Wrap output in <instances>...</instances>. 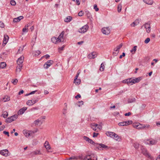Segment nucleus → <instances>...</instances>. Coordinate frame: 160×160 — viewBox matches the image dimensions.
Wrapping results in <instances>:
<instances>
[{
  "instance_id": "obj_49",
  "label": "nucleus",
  "mask_w": 160,
  "mask_h": 160,
  "mask_svg": "<svg viewBox=\"0 0 160 160\" xmlns=\"http://www.w3.org/2000/svg\"><path fill=\"white\" fill-rule=\"evenodd\" d=\"M10 3L13 6H14L16 4V2L14 0H11L10 2Z\"/></svg>"
},
{
  "instance_id": "obj_11",
  "label": "nucleus",
  "mask_w": 160,
  "mask_h": 160,
  "mask_svg": "<svg viewBox=\"0 0 160 160\" xmlns=\"http://www.w3.org/2000/svg\"><path fill=\"white\" fill-rule=\"evenodd\" d=\"M97 56L96 52H93L89 54L88 56V57L89 59H92L94 58Z\"/></svg>"
},
{
  "instance_id": "obj_64",
  "label": "nucleus",
  "mask_w": 160,
  "mask_h": 160,
  "mask_svg": "<svg viewBox=\"0 0 160 160\" xmlns=\"http://www.w3.org/2000/svg\"><path fill=\"white\" fill-rule=\"evenodd\" d=\"M44 57H45V58L47 59L48 58H49L50 56L49 55L47 54V55H44V56H43L42 58Z\"/></svg>"
},
{
  "instance_id": "obj_30",
  "label": "nucleus",
  "mask_w": 160,
  "mask_h": 160,
  "mask_svg": "<svg viewBox=\"0 0 160 160\" xmlns=\"http://www.w3.org/2000/svg\"><path fill=\"white\" fill-rule=\"evenodd\" d=\"M6 66V64L5 62H2L0 64V68H3Z\"/></svg>"
},
{
  "instance_id": "obj_4",
  "label": "nucleus",
  "mask_w": 160,
  "mask_h": 160,
  "mask_svg": "<svg viewBox=\"0 0 160 160\" xmlns=\"http://www.w3.org/2000/svg\"><path fill=\"white\" fill-rule=\"evenodd\" d=\"M18 116L17 115H14L11 117L8 118L6 120V122L9 123L15 120L18 118Z\"/></svg>"
},
{
  "instance_id": "obj_54",
  "label": "nucleus",
  "mask_w": 160,
  "mask_h": 160,
  "mask_svg": "<svg viewBox=\"0 0 160 160\" xmlns=\"http://www.w3.org/2000/svg\"><path fill=\"white\" fill-rule=\"evenodd\" d=\"M138 124H139L138 123H133L132 124V126L134 128H137V127H138Z\"/></svg>"
},
{
  "instance_id": "obj_42",
  "label": "nucleus",
  "mask_w": 160,
  "mask_h": 160,
  "mask_svg": "<svg viewBox=\"0 0 160 160\" xmlns=\"http://www.w3.org/2000/svg\"><path fill=\"white\" fill-rule=\"evenodd\" d=\"M52 64H47L46 63L44 65V68H48L49 67H50Z\"/></svg>"
},
{
  "instance_id": "obj_31",
  "label": "nucleus",
  "mask_w": 160,
  "mask_h": 160,
  "mask_svg": "<svg viewBox=\"0 0 160 160\" xmlns=\"http://www.w3.org/2000/svg\"><path fill=\"white\" fill-rule=\"evenodd\" d=\"M72 19V17L71 16H68L64 20V21L66 22H69Z\"/></svg>"
},
{
  "instance_id": "obj_21",
  "label": "nucleus",
  "mask_w": 160,
  "mask_h": 160,
  "mask_svg": "<svg viewBox=\"0 0 160 160\" xmlns=\"http://www.w3.org/2000/svg\"><path fill=\"white\" fill-rule=\"evenodd\" d=\"M23 18V17L22 16H20L17 18H14L13 19V22H19Z\"/></svg>"
},
{
  "instance_id": "obj_48",
  "label": "nucleus",
  "mask_w": 160,
  "mask_h": 160,
  "mask_svg": "<svg viewBox=\"0 0 160 160\" xmlns=\"http://www.w3.org/2000/svg\"><path fill=\"white\" fill-rule=\"evenodd\" d=\"M84 14L83 12L82 11L79 12L78 13V15L79 16H82Z\"/></svg>"
},
{
  "instance_id": "obj_13",
  "label": "nucleus",
  "mask_w": 160,
  "mask_h": 160,
  "mask_svg": "<svg viewBox=\"0 0 160 160\" xmlns=\"http://www.w3.org/2000/svg\"><path fill=\"white\" fill-rule=\"evenodd\" d=\"M24 59V57L23 56H22L18 58L17 61L18 65H22V63L23 62Z\"/></svg>"
},
{
  "instance_id": "obj_47",
  "label": "nucleus",
  "mask_w": 160,
  "mask_h": 160,
  "mask_svg": "<svg viewBox=\"0 0 160 160\" xmlns=\"http://www.w3.org/2000/svg\"><path fill=\"white\" fill-rule=\"evenodd\" d=\"M77 81H76V83H75L76 85H79L81 82V80L80 79H77L76 80Z\"/></svg>"
},
{
  "instance_id": "obj_38",
  "label": "nucleus",
  "mask_w": 160,
  "mask_h": 160,
  "mask_svg": "<svg viewBox=\"0 0 160 160\" xmlns=\"http://www.w3.org/2000/svg\"><path fill=\"white\" fill-rule=\"evenodd\" d=\"M24 48V46H22V47H20L18 50V53H20L23 50Z\"/></svg>"
},
{
  "instance_id": "obj_22",
  "label": "nucleus",
  "mask_w": 160,
  "mask_h": 160,
  "mask_svg": "<svg viewBox=\"0 0 160 160\" xmlns=\"http://www.w3.org/2000/svg\"><path fill=\"white\" fill-rule=\"evenodd\" d=\"M106 135L112 138H114L113 137L115 134V133L112 132H107L106 133Z\"/></svg>"
},
{
  "instance_id": "obj_32",
  "label": "nucleus",
  "mask_w": 160,
  "mask_h": 160,
  "mask_svg": "<svg viewBox=\"0 0 160 160\" xmlns=\"http://www.w3.org/2000/svg\"><path fill=\"white\" fill-rule=\"evenodd\" d=\"M144 2L148 4L152 5L153 3V2L152 0H144Z\"/></svg>"
},
{
  "instance_id": "obj_18",
  "label": "nucleus",
  "mask_w": 160,
  "mask_h": 160,
  "mask_svg": "<svg viewBox=\"0 0 160 160\" xmlns=\"http://www.w3.org/2000/svg\"><path fill=\"white\" fill-rule=\"evenodd\" d=\"M9 39V37L7 35H5L4 36V38L3 40V45L4 44V45H5L8 41Z\"/></svg>"
},
{
  "instance_id": "obj_34",
  "label": "nucleus",
  "mask_w": 160,
  "mask_h": 160,
  "mask_svg": "<svg viewBox=\"0 0 160 160\" xmlns=\"http://www.w3.org/2000/svg\"><path fill=\"white\" fill-rule=\"evenodd\" d=\"M122 8V5L121 3L118 4V12H120L121 11Z\"/></svg>"
},
{
  "instance_id": "obj_59",
  "label": "nucleus",
  "mask_w": 160,
  "mask_h": 160,
  "mask_svg": "<svg viewBox=\"0 0 160 160\" xmlns=\"http://www.w3.org/2000/svg\"><path fill=\"white\" fill-rule=\"evenodd\" d=\"M78 103H79V104L78 105L79 107H80L82 105H83V101H82L79 102Z\"/></svg>"
},
{
  "instance_id": "obj_46",
  "label": "nucleus",
  "mask_w": 160,
  "mask_h": 160,
  "mask_svg": "<svg viewBox=\"0 0 160 160\" xmlns=\"http://www.w3.org/2000/svg\"><path fill=\"white\" fill-rule=\"evenodd\" d=\"M41 53V52L39 51H37L34 52V55L35 56H38Z\"/></svg>"
},
{
  "instance_id": "obj_26",
  "label": "nucleus",
  "mask_w": 160,
  "mask_h": 160,
  "mask_svg": "<svg viewBox=\"0 0 160 160\" xmlns=\"http://www.w3.org/2000/svg\"><path fill=\"white\" fill-rule=\"evenodd\" d=\"M51 41L52 42L55 44L59 42V40L56 37H54L51 38Z\"/></svg>"
},
{
  "instance_id": "obj_44",
  "label": "nucleus",
  "mask_w": 160,
  "mask_h": 160,
  "mask_svg": "<svg viewBox=\"0 0 160 160\" xmlns=\"http://www.w3.org/2000/svg\"><path fill=\"white\" fill-rule=\"evenodd\" d=\"M139 144L137 143H135L133 144V146L136 148H138L139 147Z\"/></svg>"
},
{
  "instance_id": "obj_56",
  "label": "nucleus",
  "mask_w": 160,
  "mask_h": 160,
  "mask_svg": "<svg viewBox=\"0 0 160 160\" xmlns=\"http://www.w3.org/2000/svg\"><path fill=\"white\" fill-rule=\"evenodd\" d=\"M93 137H96L98 136V135L99 134V133L94 132H93Z\"/></svg>"
},
{
  "instance_id": "obj_60",
  "label": "nucleus",
  "mask_w": 160,
  "mask_h": 160,
  "mask_svg": "<svg viewBox=\"0 0 160 160\" xmlns=\"http://www.w3.org/2000/svg\"><path fill=\"white\" fill-rule=\"evenodd\" d=\"M3 133L6 135H7L8 137L9 136V133L8 132L6 131H4L3 132Z\"/></svg>"
},
{
  "instance_id": "obj_39",
  "label": "nucleus",
  "mask_w": 160,
  "mask_h": 160,
  "mask_svg": "<svg viewBox=\"0 0 160 160\" xmlns=\"http://www.w3.org/2000/svg\"><path fill=\"white\" fill-rule=\"evenodd\" d=\"M86 15L88 18H90L91 17V14L88 11L86 12Z\"/></svg>"
},
{
  "instance_id": "obj_51",
  "label": "nucleus",
  "mask_w": 160,
  "mask_h": 160,
  "mask_svg": "<svg viewBox=\"0 0 160 160\" xmlns=\"http://www.w3.org/2000/svg\"><path fill=\"white\" fill-rule=\"evenodd\" d=\"M53 61L52 60H50L48 61L46 63L47 64H52L53 63Z\"/></svg>"
},
{
  "instance_id": "obj_61",
  "label": "nucleus",
  "mask_w": 160,
  "mask_h": 160,
  "mask_svg": "<svg viewBox=\"0 0 160 160\" xmlns=\"http://www.w3.org/2000/svg\"><path fill=\"white\" fill-rule=\"evenodd\" d=\"M122 43H121L120 45L117 46V47L119 50V49L122 47Z\"/></svg>"
},
{
  "instance_id": "obj_33",
  "label": "nucleus",
  "mask_w": 160,
  "mask_h": 160,
  "mask_svg": "<svg viewBox=\"0 0 160 160\" xmlns=\"http://www.w3.org/2000/svg\"><path fill=\"white\" fill-rule=\"evenodd\" d=\"M118 125L120 126H127V122H120L118 123Z\"/></svg>"
},
{
  "instance_id": "obj_43",
  "label": "nucleus",
  "mask_w": 160,
  "mask_h": 160,
  "mask_svg": "<svg viewBox=\"0 0 160 160\" xmlns=\"http://www.w3.org/2000/svg\"><path fill=\"white\" fill-rule=\"evenodd\" d=\"M52 64H47L46 63L44 65V68H48L49 67H50Z\"/></svg>"
},
{
  "instance_id": "obj_10",
  "label": "nucleus",
  "mask_w": 160,
  "mask_h": 160,
  "mask_svg": "<svg viewBox=\"0 0 160 160\" xmlns=\"http://www.w3.org/2000/svg\"><path fill=\"white\" fill-rule=\"evenodd\" d=\"M9 152L7 149H4L1 151L0 153L2 155L7 157L9 155Z\"/></svg>"
},
{
  "instance_id": "obj_9",
  "label": "nucleus",
  "mask_w": 160,
  "mask_h": 160,
  "mask_svg": "<svg viewBox=\"0 0 160 160\" xmlns=\"http://www.w3.org/2000/svg\"><path fill=\"white\" fill-rule=\"evenodd\" d=\"M64 31H62L60 34V35H59L58 38H57L59 40V42H63L64 41V39L63 38V35L64 34Z\"/></svg>"
},
{
  "instance_id": "obj_55",
  "label": "nucleus",
  "mask_w": 160,
  "mask_h": 160,
  "mask_svg": "<svg viewBox=\"0 0 160 160\" xmlns=\"http://www.w3.org/2000/svg\"><path fill=\"white\" fill-rule=\"evenodd\" d=\"M127 122V125H129L132 123V121L131 120L128 121H125Z\"/></svg>"
},
{
  "instance_id": "obj_1",
  "label": "nucleus",
  "mask_w": 160,
  "mask_h": 160,
  "mask_svg": "<svg viewBox=\"0 0 160 160\" xmlns=\"http://www.w3.org/2000/svg\"><path fill=\"white\" fill-rule=\"evenodd\" d=\"M79 159L81 160H97V158L94 154L88 155L85 156H83L81 155L77 157L73 156L69 158L66 160H71L72 159Z\"/></svg>"
},
{
  "instance_id": "obj_25",
  "label": "nucleus",
  "mask_w": 160,
  "mask_h": 160,
  "mask_svg": "<svg viewBox=\"0 0 160 160\" xmlns=\"http://www.w3.org/2000/svg\"><path fill=\"white\" fill-rule=\"evenodd\" d=\"M113 137L114 139L118 141L119 142L121 140V138L116 133L115 134Z\"/></svg>"
},
{
  "instance_id": "obj_5",
  "label": "nucleus",
  "mask_w": 160,
  "mask_h": 160,
  "mask_svg": "<svg viewBox=\"0 0 160 160\" xmlns=\"http://www.w3.org/2000/svg\"><path fill=\"white\" fill-rule=\"evenodd\" d=\"M88 28V26L86 24L79 29L78 30V32L80 33H84L87 31Z\"/></svg>"
},
{
  "instance_id": "obj_41",
  "label": "nucleus",
  "mask_w": 160,
  "mask_h": 160,
  "mask_svg": "<svg viewBox=\"0 0 160 160\" xmlns=\"http://www.w3.org/2000/svg\"><path fill=\"white\" fill-rule=\"evenodd\" d=\"M79 73L80 72H78L77 73V75H76L73 81L74 83H76V80L78 78V77Z\"/></svg>"
},
{
  "instance_id": "obj_27",
  "label": "nucleus",
  "mask_w": 160,
  "mask_h": 160,
  "mask_svg": "<svg viewBox=\"0 0 160 160\" xmlns=\"http://www.w3.org/2000/svg\"><path fill=\"white\" fill-rule=\"evenodd\" d=\"M30 25V24H28L26 25L22 29L23 32H28V27Z\"/></svg>"
},
{
  "instance_id": "obj_58",
  "label": "nucleus",
  "mask_w": 160,
  "mask_h": 160,
  "mask_svg": "<svg viewBox=\"0 0 160 160\" xmlns=\"http://www.w3.org/2000/svg\"><path fill=\"white\" fill-rule=\"evenodd\" d=\"M5 128V127L4 125H2L0 127V131H2L4 128Z\"/></svg>"
},
{
  "instance_id": "obj_6",
  "label": "nucleus",
  "mask_w": 160,
  "mask_h": 160,
  "mask_svg": "<svg viewBox=\"0 0 160 160\" xmlns=\"http://www.w3.org/2000/svg\"><path fill=\"white\" fill-rule=\"evenodd\" d=\"M142 153L143 155H145L146 157L150 159H152V157L151 156V155L149 154L148 152V151L146 149L144 148L142 149Z\"/></svg>"
},
{
  "instance_id": "obj_35",
  "label": "nucleus",
  "mask_w": 160,
  "mask_h": 160,
  "mask_svg": "<svg viewBox=\"0 0 160 160\" xmlns=\"http://www.w3.org/2000/svg\"><path fill=\"white\" fill-rule=\"evenodd\" d=\"M137 46H134L133 48V49L130 51L131 52L132 54H134L135 53L137 50Z\"/></svg>"
},
{
  "instance_id": "obj_3",
  "label": "nucleus",
  "mask_w": 160,
  "mask_h": 160,
  "mask_svg": "<svg viewBox=\"0 0 160 160\" xmlns=\"http://www.w3.org/2000/svg\"><path fill=\"white\" fill-rule=\"evenodd\" d=\"M45 119L44 117H42L39 119L34 121L33 124L36 127L42 124L43 122L42 119Z\"/></svg>"
},
{
  "instance_id": "obj_24",
  "label": "nucleus",
  "mask_w": 160,
  "mask_h": 160,
  "mask_svg": "<svg viewBox=\"0 0 160 160\" xmlns=\"http://www.w3.org/2000/svg\"><path fill=\"white\" fill-rule=\"evenodd\" d=\"M126 81L128 85H132L133 83V82L132 79L131 78L126 79Z\"/></svg>"
},
{
  "instance_id": "obj_40",
  "label": "nucleus",
  "mask_w": 160,
  "mask_h": 160,
  "mask_svg": "<svg viewBox=\"0 0 160 160\" xmlns=\"http://www.w3.org/2000/svg\"><path fill=\"white\" fill-rule=\"evenodd\" d=\"M18 82V80L17 79H15L14 80H12V82L14 85L17 84Z\"/></svg>"
},
{
  "instance_id": "obj_12",
  "label": "nucleus",
  "mask_w": 160,
  "mask_h": 160,
  "mask_svg": "<svg viewBox=\"0 0 160 160\" xmlns=\"http://www.w3.org/2000/svg\"><path fill=\"white\" fill-rule=\"evenodd\" d=\"M145 28L146 29L147 32L149 33L150 32L151 30V26L149 23H147L144 24Z\"/></svg>"
},
{
  "instance_id": "obj_62",
  "label": "nucleus",
  "mask_w": 160,
  "mask_h": 160,
  "mask_svg": "<svg viewBox=\"0 0 160 160\" xmlns=\"http://www.w3.org/2000/svg\"><path fill=\"white\" fill-rule=\"evenodd\" d=\"M130 25L132 27H134L137 25H136V24L135 23V22H133L130 24Z\"/></svg>"
},
{
  "instance_id": "obj_53",
  "label": "nucleus",
  "mask_w": 160,
  "mask_h": 160,
  "mask_svg": "<svg viewBox=\"0 0 160 160\" xmlns=\"http://www.w3.org/2000/svg\"><path fill=\"white\" fill-rule=\"evenodd\" d=\"M90 127L94 131H97V128L95 127L94 126H93L91 125V124H90Z\"/></svg>"
},
{
  "instance_id": "obj_2",
  "label": "nucleus",
  "mask_w": 160,
  "mask_h": 160,
  "mask_svg": "<svg viewBox=\"0 0 160 160\" xmlns=\"http://www.w3.org/2000/svg\"><path fill=\"white\" fill-rule=\"evenodd\" d=\"M37 132V131H33L25 130H23V132L25 136L26 137L28 138L30 136H32L35 132Z\"/></svg>"
},
{
  "instance_id": "obj_19",
  "label": "nucleus",
  "mask_w": 160,
  "mask_h": 160,
  "mask_svg": "<svg viewBox=\"0 0 160 160\" xmlns=\"http://www.w3.org/2000/svg\"><path fill=\"white\" fill-rule=\"evenodd\" d=\"M156 143V141L155 140L150 141L149 140H147L146 143L149 145H153L155 144Z\"/></svg>"
},
{
  "instance_id": "obj_17",
  "label": "nucleus",
  "mask_w": 160,
  "mask_h": 160,
  "mask_svg": "<svg viewBox=\"0 0 160 160\" xmlns=\"http://www.w3.org/2000/svg\"><path fill=\"white\" fill-rule=\"evenodd\" d=\"M37 102V100L32 101V100H28L27 102V104L29 106L32 105Z\"/></svg>"
},
{
  "instance_id": "obj_20",
  "label": "nucleus",
  "mask_w": 160,
  "mask_h": 160,
  "mask_svg": "<svg viewBox=\"0 0 160 160\" xmlns=\"http://www.w3.org/2000/svg\"><path fill=\"white\" fill-rule=\"evenodd\" d=\"M22 67V65H18L16 70V72L17 73H19L21 71V69Z\"/></svg>"
},
{
  "instance_id": "obj_29",
  "label": "nucleus",
  "mask_w": 160,
  "mask_h": 160,
  "mask_svg": "<svg viewBox=\"0 0 160 160\" xmlns=\"http://www.w3.org/2000/svg\"><path fill=\"white\" fill-rule=\"evenodd\" d=\"M141 80V78H137L134 79H132V80L133 82V83H137L138 82Z\"/></svg>"
},
{
  "instance_id": "obj_14",
  "label": "nucleus",
  "mask_w": 160,
  "mask_h": 160,
  "mask_svg": "<svg viewBox=\"0 0 160 160\" xmlns=\"http://www.w3.org/2000/svg\"><path fill=\"white\" fill-rule=\"evenodd\" d=\"M32 156L42 154L40 150H38L32 152L31 153Z\"/></svg>"
},
{
  "instance_id": "obj_52",
  "label": "nucleus",
  "mask_w": 160,
  "mask_h": 160,
  "mask_svg": "<svg viewBox=\"0 0 160 160\" xmlns=\"http://www.w3.org/2000/svg\"><path fill=\"white\" fill-rule=\"evenodd\" d=\"M150 41V39L149 38H147L144 41V42L145 43H148Z\"/></svg>"
},
{
  "instance_id": "obj_57",
  "label": "nucleus",
  "mask_w": 160,
  "mask_h": 160,
  "mask_svg": "<svg viewBox=\"0 0 160 160\" xmlns=\"http://www.w3.org/2000/svg\"><path fill=\"white\" fill-rule=\"evenodd\" d=\"M91 125L93 126H94L95 127H98V125L97 124H96L95 123H91Z\"/></svg>"
},
{
  "instance_id": "obj_28",
  "label": "nucleus",
  "mask_w": 160,
  "mask_h": 160,
  "mask_svg": "<svg viewBox=\"0 0 160 160\" xmlns=\"http://www.w3.org/2000/svg\"><path fill=\"white\" fill-rule=\"evenodd\" d=\"M3 99L4 102L9 101L10 100V97L8 95H6L3 98Z\"/></svg>"
},
{
  "instance_id": "obj_45",
  "label": "nucleus",
  "mask_w": 160,
  "mask_h": 160,
  "mask_svg": "<svg viewBox=\"0 0 160 160\" xmlns=\"http://www.w3.org/2000/svg\"><path fill=\"white\" fill-rule=\"evenodd\" d=\"M94 9L95 10V11L97 12L98 11L99 9L98 8L97 5L94 4Z\"/></svg>"
},
{
  "instance_id": "obj_16",
  "label": "nucleus",
  "mask_w": 160,
  "mask_h": 160,
  "mask_svg": "<svg viewBox=\"0 0 160 160\" xmlns=\"http://www.w3.org/2000/svg\"><path fill=\"white\" fill-rule=\"evenodd\" d=\"M27 109V107H24L20 109L18 112V115H22L23 114Z\"/></svg>"
},
{
  "instance_id": "obj_50",
  "label": "nucleus",
  "mask_w": 160,
  "mask_h": 160,
  "mask_svg": "<svg viewBox=\"0 0 160 160\" xmlns=\"http://www.w3.org/2000/svg\"><path fill=\"white\" fill-rule=\"evenodd\" d=\"M37 90H35L34 91H33L32 92H31L30 93H29L26 94V95L28 96V95H30L31 94H33L35 93V92H37Z\"/></svg>"
},
{
  "instance_id": "obj_63",
  "label": "nucleus",
  "mask_w": 160,
  "mask_h": 160,
  "mask_svg": "<svg viewBox=\"0 0 160 160\" xmlns=\"http://www.w3.org/2000/svg\"><path fill=\"white\" fill-rule=\"evenodd\" d=\"M114 51L117 52V54L118 53L119 51V50L117 48V47L114 48Z\"/></svg>"
},
{
  "instance_id": "obj_23",
  "label": "nucleus",
  "mask_w": 160,
  "mask_h": 160,
  "mask_svg": "<svg viewBox=\"0 0 160 160\" xmlns=\"http://www.w3.org/2000/svg\"><path fill=\"white\" fill-rule=\"evenodd\" d=\"M44 146L47 150L50 149L51 148L50 145L48 142L46 141L44 144Z\"/></svg>"
},
{
  "instance_id": "obj_7",
  "label": "nucleus",
  "mask_w": 160,
  "mask_h": 160,
  "mask_svg": "<svg viewBox=\"0 0 160 160\" xmlns=\"http://www.w3.org/2000/svg\"><path fill=\"white\" fill-rule=\"evenodd\" d=\"M97 144L99 145V146H98L97 148L100 150H102V148H104L106 150L108 149L109 148L108 146L105 144L102 143Z\"/></svg>"
},
{
  "instance_id": "obj_8",
  "label": "nucleus",
  "mask_w": 160,
  "mask_h": 160,
  "mask_svg": "<svg viewBox=\"0 0 160 160\" xmlns=\"http://www.w3.org/2000/svg\"><path fill=\"white\" fill-rule=\"evenodd\" d=\"M102 31L103 34L105 35H108L110 32V30L108 27L103 28L102 29Z\"/></svg>"
},
{
  "instance_id": "obj_37",
  "label": "nucleus",
  "mask_w": 160,
  "mask_h": 160,
  "mask_svg": "<svg viewBox=\"0 0 160 160\" xmlns=\"http://www.w3.org/2000/svg\"><path fill=\"white\" fill-rule=\"evenodd\" d=\"M8 113L7 112L5 111L4 112L3 114H2V116L4 118H6L8 117Z\"/></svg>"
},
{
  "instance_id": "obj_15",
  "label": "nucleus",
  "mask_w": 160,
  "mask_h": 160,
  "mask_svg": "<svg viewBox=\"0 0 160 160\" xmlns=\"http://www.w3.org/2000/svg\"><path fill=\"white\" fill-rule=\"evenodd\" d=\"M83 138L84 140L91 144H93L95 143L94 142L92 139L86 136H84Z\"/></svg>"
},
{
  "instance_id": "obj_36",
  "label": "nucleus",
  "mask_w": 160,
  "mask_h": 160,
  "mask_svg": "<svg viewBox=\"0 0 160 160\" xmlns=\"http://www.w3.org/2000/svg\"><path fill=\"white\" fill-rule=\"evenodd\" d=\"M105 68L104 65L103 63H101V65L100 68V70L101 71H103L104 70V68Z\"/></svg>"
}]
</instances>
